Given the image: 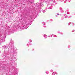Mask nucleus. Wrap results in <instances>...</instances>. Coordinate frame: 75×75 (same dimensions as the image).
I'll list each match as a JSON object with an SVG mask.
<instances>
[{
  "label": "nucleus",
  "instance_id": "f257e3e1",
  "mask_svg": "<svg viewBox=\"0 0 75 75\" xmlns=\"http://www.w3.org/2000/svg\"><path fill=\"white\" fill-rule=\"evenodd\" d=\"M57 15H59V14L58 13V14H57Z\"/></svg>",
  "mask_w": 75,
  "mask_h": 75
}]
</instances>
